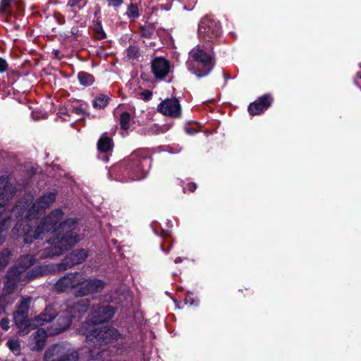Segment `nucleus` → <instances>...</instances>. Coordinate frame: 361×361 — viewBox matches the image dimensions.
<instances>
[{
    "mask_svg": "<svg viewBox=\"0 0 361 361\" xmlns=\"http://www.w3.org/2000/svg\"><path fill=\"white\" fill-rule=\"evenodd\" d=\"M105 286V283L100 279H86L83 275V281L80 287L75 291V296H85L89 294L102 291Z\"/></svg>",
    "mask_w": 361,
    "mask_h": 361,
    "instance_id": "11",
    "label": "nucleus"
},
{
    "mask_svg": "<svg viewBox=\"0 0 361 361\" xmlns=\"http://www.w3.org/2000/svg\"><path fill=\"white\" fill-rule=\"evenodd\" d=\"M55 199V193L47 192L29 207L33 197L27 195L11 211L12 215L17 219L25 217L19 219L13 228L14 235L23 237L25 243H32L33 240L46 238V242L50 246L45 248L42 254V257L59 256L80 241L76 232L78 223L75 219H68L60 223L56 228L57 224L63 217L61 209H55L44 218L39 219Z\"/></svg>",
    "mask_w": 361,
    "mask_h": 361,
    "instance_id": "1",
    "label": "nucleus"
},
{
    "mask_svg": "<svg viewBox=\"0 0 361 361\" xmlns=\"http://www.w3.org/2000/svg\"><path fill=\"white\" fill-rule=\"evenodd\" d=\"M46 273L47 269L45 267H36L26 274V279L27 281H30L40 276H43L46 274Z\"/></svg>",
    "mask_w": 361,
    "mask_h": 361,
    "instance_id": "19",
    "label": "nucleus"
},
{
    "mask_svg": "<svg viewBox=\"0 0 361 361\" xmlns=\"http://www.w3.org/2000/svg\"><path fill=\"white\" fill-rule=\"evenodd\" d=\"M11 257V251L8 249L0 252V270L4 268L8 263Z\"/></svg>",
    "mask_w": 361,
    "mask_h": 361,
    "instance_id": "24",
    "label": "nucleus"
},
{
    "mask_svg": "<svg viewBox=\"0 0 361 361\" xmlns=\"http://www.w3.org/2000/svg\"><path fill=\"white\" fill-rule=\"evenodd\" d=\"M271 102L272 98L271 96L265 94L259 98L255 102L250 104L248 107V111L252 115L259 114L271 105Z\"/></svg>",
    "mask_w": 361,
    "mask_h": 361,
    "instance_id": "17",
    "label": "nucleus"
},
{
    "mask_svg": "<svg viewBox=\"0 0 361 361\" xmlns=\"http://www.w3.org/2000/svg\"><path fill=\"white\" fill-rule=\"evenodd\" d=\"M4 310V308L0 305V313Z\"/></svg>",
    "mask_w": 361,
    "mask_h": 361,
    "instance_id": "41",
    "label": "nucleus"
},
{
    "mask_svg": "<svg viewBox=\"0 0 361 361\" xmlns=\"http://www.w3.org/2000/svg\"><path fill=\"white\" fill-rule=\"evenodd\" d=\"M83 281V274L79 272L69 273L61 277L54 285V290L59 293H68L76 290Z\"/></svg>",
    "mask_w": 361,
    "mask_h": 361,
    "instance_id": "9",
    "label": "nucleus"
},
{
    "mask_svg": "<svg viewBox=\"0 0 361 361\" xmlns=\"http://www.w3.org/2000/svg\"><path fill=\"white\" fill-rule=\"evenodd\" d=\"M9 322L8 319L6 318H4L0 322V326L4 330H8L9 328Z\"/></svg>",
    "mask_w": 361,
    "mask_h": 361,
    "instance_id": "32",
    "label": "nucleus"
},
{
    "mask_svg": "<svg viewBox=\"0 0 361 361\" xmlns=\"http://www.w3.org/2000/svg\"><path fill=\"white\" fill-rule=\"evenodd\" d=\"M152 71L157 79L165 78L171 71L170 62L164 57H157L151 63Z\"/></svg>",
    "mask_w": 361,
    "mask_h": 361,
    "instance_id": "15",
    "label": "nucleus"
},
{
    "mask_svg": "<svg viewBox=\"0 0 361 361\" xmlns=\"http://www.w3.org/2000/svg\"><path fill=\"white\" fill-rule=\"evenodd\" d=\"M87 2V0H69L68 5L71 7H75L78 6H80V4L85 5Z\"/></svg>",
    "mask_w": 361,
    "mask_h": 361,
    "instance_id": "29",
    "label": "nucleus"
},
{
    "mask_svg": "<svg viewBox=\"0 0 361 361\" xmlns=\"http://www.w3.org/2000/svg\"><path fill=\"white\" fill-rule=\"evenodd\" d=\"M183 261V259L180 257H178L175 259L174 262L176 264L180 263Z\"/></svg>",
    "mask_w": 361,
    "mask_h": 361,
    "instance_id": "37",
    "label": "nucleus"
},
{
    "mask_svg": "<svg viewBox=\"0 0 361 361\" xmlns=\"http://www.w3.org/2000/svg\"><path fill=\"white\" fill-rule=\"evenodd\" d=\"M6 345L12 351H16L20 348V343L18 340H9L7 341Z\"/></svg>",
    "mask_w": 361,
    "mask_h": 361,
    "instance_id": "27",
    "label": "nucleus"
},
{
    "mask_svg": "<svg viewBox=\"0 0 361 361\" xmlns=\"http://www.w3.org/2000/svg\"><path fill=\"white\" fill-rule=\"evenodd\" d=\"M161 248L162 249L163 251H164L166 253H169V250H170V247H169L167 250H164L162 248V245H161Z\"/></svg>",
    "mask_w": 361,
    "mask_h": 361,
    "instance_id": "40",
    "label": "nucleus"
},
{
    "mask_svg": "<svg viewBox=\"0 0 361 361\" xmlns=\"http://www.w3.org/2000/svg\"><path fill=\"white\" fill-rule=\"evenodd\" d=\"M213 56L200 46H196L190 52L186 61L188 70L197 78L208 75L214 66Z\"/></svg>",
    "mask_w": 361,
    "mask_h": 361,
    "instance_id": "3",
    "label": "nucleus"
},
{
    "mask_svg": "<svg viewBox=\"0 0 361 361\" xmlns=\"http://www.w3.org/2000/svg\"><path fill=\"white\" fill-rule=\"evenodd\" d=\"M13 0H1V8L5 10L12 3Z\"/></svg>",
    "mask_w": 361,
    "mask_h": 361,
    "instance_id": "33",
    "label": "nucleus"
},
{
    "mask_svg": "<svg viewBox=\"0 0 361 361\" xmlns=\"http://www.w3.org/2000/svg\"><path fill=\"white\" fill-rule=\"evenodd\" d=\"M78 351L68 343H56L45 352L44 361H78Z\"/></svg>",
    "mask_w": 361,
    "mask_h": 361,
    "instance_id": "6",
    "label": "nucleus"
},
{
    "mask_svg": "<svg viewBox=\"0 0 361 361\" xmlns=\"http://www.w3.org/2000/svg\"><path fill=\"white\" fill-rule=\"evenodd\" d=\"M157 109L164 116L178 118L181 115L180 102L176 98L164 99L159 104Z\"/></svg>",
    "mask_w": 361,
    "mask_h": 361,
    "instance_id": "12",
    "label": "nucleus"
},
{
    "mask_svg": "<svg viewBox=\"0 0 361 361\" xmlns=\"http://www.w3.org/2000/svg\"><path fill=\"white\" fill-rule=\"evenodd\" d=\"M152 32L149 30L142 29V35L146 37H150Z\"/></svg>",
    "mask_w": 361,
    "mask_h": 361,
    "instance_id": "35",
    "label": "nucleus"
},
{
    "mask_svg": "<svg viewBox=\"0 0 361 361\" xmlns=\"http://www.w3.org/2000/svg\"><path fill=\"white\" fill-rule=\"evenodd\" d=\"M113 143L112 140L107 137L106 135H103L98 141L97 147L100 152H106L112 149Z\"/></svg>",
    "mask_w": 361,
    "mask_h": 361,
    "instance_id": "18",
    "label": "nucleus"
},
{
    "mask_svg": "<svg viewBox=\"0 0 361 361\" xmlns=\"http://www.w3.org/2000/svg\"><path fill=\"white\" fill-rule=\"evenodd\" d=\"M95 37L99 39H102L106 37V34L104 31L102 30V27H97L95 33Z\"/></svg>",
    "mask_w": 361,
    "mask_h": 361,
    "instance_id": "30",
    "label": "nucleus"
},
{
    "mask_svg": "<svg viewBox=\"0 0 361 361\" xmlns=\"http://www.w3.org/2000/svg\"><path fill=\"white\" fill-rule=\"evenodd\" d=\"M115 314L114 308L109 305L99 306L90 315L89 320L92 324H101L110 320Z\"/></svg>",
    "mask_w": 361,
    "mask_h": 361,
    "instance_id": "13",
    "label": "nucleus"
},
{
    "mask_svg": "<svg viewBox=\"0 0 361 361\" xmlns=\"http://www.w3.org/2000/svg\"><path fill=\"white\" fill-rule=\"evenodd\" d=\"M199 37L205 41H212L221 34V27L214 20L205 17L199 24Z\"/></svg>",
    "mask_w": 361,
    "mask_h": 361,
    "instance_id": "10",
    "label": "nucleus"
},
{
    "mask_svg": "<svg viewBox=\"0 0 361 361\" xmlns=\"http://www.w3.org/2000/svg\"><path fill=\"white\" fill-rule=\"evenodd\" d=\"M90 306L88 299H80L72 305H59V303L47 305L43 312L31 319L30 331L40 326L53 322L49 334H58L66 330L71 324V318L76 317V313L85 312Z\"/></svg>",
    "mask_w": 361,
    "mask_h": 361,
    "instance_id": "2",
    "label": "nucleus"
},
{
    "mask_svg": "<svg viewBox=\"0 0 361 361\" xmlns=\"http://www.w3.org/2000/svg\"><path fill=\"white\" fill-rule=\"evenodd\" d=\"M127 16L130 18H136L139 16L138 8L135 4H130L126 12Z\"/></svg>",
    "mask_w": 361,
    "mask_h": 361,
    "instance_id": "26",
    "label": "nucleus"
},
{
    "mask_svg": "<svg viewBox=\"0 0 361 361\" xmlns=\"http://www.w3.org/2000/svg\"><path fill=\"white\" fill-rule=\"evenodd\" d=\"M87 250L84 249L76 250L63 259L59 265V269L66 270L76 264H79L84 262L87 259Z\"/></svg>",
    "mask_w": 361,
    "mask_h": 361,
    "instance_id": "14",
    "label": "nucleus"
},
{
    "mask_svg": "<svg viewBox=\"0 0 361 361\" xmlns=\"http://www.w3.org/2000/svg\"><path fill=\"white\" fill-rule=\"evenodd\" d=\"M187 133H188V134H192V133H195V130H194L193 129H192V128H188V129H187Z\"/></svg>",
    "mask_w": 361,
    "mask_h": 361,
    "instance_id": "38",
    "label": "nucleus"
},
{
    "mask_svg": "<svg viewBox=\"0 0 361 361\" xmlns=\"http://www.w3.org/2000/svg\"><path fill=\"white\" fill-rule=\"evenodd\" d=\"M48 334L49 331H47L44 329H38L30 336L28 343L29 348L34 351L41 350L45 345Z\"/></svg>",
    "mask_w": 361,
    "mask_h": 361,
    "instance_id": "16",
    "label": "nucleus"
},
{
    "mask_svg": "<svg viewBox=\"0 0 361 361\" xmlns=\"http://www.w3.org/2000/svg\"><path fill=\"white\" fill-rule=\"evenodd\" d=\"M78 78L80 83L84 86H90L94 82V76L86 72H80L78 74Z\"/></svg>",
    "mask_w": 361,
    "mask_h": 361,
    "instance_id": "20",
    "label": "nucleus"
},
{
    "mask_svg": "<svg viewBox=\"0 0 361 361\" xmlns=\"http://www.w3.org/2000/svg\"><path fill=\"white\" fill-rule=\"evenodd\" d=\"M130 114L127 111L121 114L119 121L121 129L126 130L130 128Z\"/></svg>",
    "mask_w": 361,
    "mask_h": 361,
    "instance_id": "21",
    "label": "nucleus"
},
{
    "mask_svg": "<svg viewBox=\"0 0 361 361\" xmlns=\"http://www.w3.org/2000/svg\"><path fill=\"white\" fill-rule=\"evenodd\" d=\"M126 56L129 59H135L139 56V48L136 46L129 47L126 51Z\"/></svg>",
    "mask_w": 361,
    "mask_h": 361,
    "instance_id": "25",
    "label": "nucleus"
},
{
    "mask_svg": "<svg viewBox=\"0 0 361 361\" xmlns=\"http://www.w3.org/2000/svg\"><path fill=\"white\" fill-rule=\"evenodd\" d=\"M108 103V97L105 95L100 94L95 97L93 102V106L95 109H103Z\"/></svg>",
    "mask_w": 361,
    "mask_h": 361,
    "instance_id": "22",
    "label": "nucleus"
},
{
    "mask_svg": "<svg viewBox=\"0 0 361 361\" xmlns=\"http://www.w3.org/2000/svg\"><path fill=\"white\" fill-rule=\"evenodd\" d=\"M30 298H23L18 307V310L15 312L13 317L15 324L18 329L20 336L27 334L30 331L31 322L27 319V312L30 303Z\"/></svg>",
    "mask_w": 361,
    "mask_h": 361,
    "instance_id": "8",
    "label": "nucleus"
},
{
    "mask_svg": "<svg viewBox=\"0 0 361 361\" xmlns=\"http://www.w3.org/2000/svg\"><path fill=\"white\" fill-rule=\"evenodd\" d=\"M94 349H91L90 350V358H93L94 357V355H92L94 353Z\"/></svg>",
    "mask_w": 361,
    "mask_h": 361,
    "instance_id": "39",
    "label": "nucleus"
},
{
    "mask_svg": "<svg viewBox=\"0 0 361 361\" xmlns=\"http://www.w3.org/2000/svg\"><path fill=\"white\" fill-rule=\"evenodd\" d=\"M35 258L30 255L20 257L19 260V267H14L9 269L7 272V281L4 286V291L11 293L13 291L22 277V273L24 269L34 264Z\"/></svg>",
    "mask_w": 361,
    "mask_h": 361,
    "instance_id": "7",
    "label": "nucleus"
},
{
    "mask_svg": "<svg viewBox=\"0 0 361 361\" xmlns=\"http://www.w3.org/2000/svg\"><path fill=\"white\" fill-rule=\"evenodd\" d=\"M110 5L116 7L122 4V0H108Z\"/></svg>",
    "mask_w": 361,
    "mask_h": 361,
    "instance_id": "34",
    "label": "nucleus"
},
{
    "mask_svg": "<svg viewBox=\"0 0 361 361\" xmlns=\"http://www.w3.org/2000/svg\"><path fill=\"white\" fill-rule=\"evenodd\" d=\"M10 218H4L0 221V244L3 243L6 236L5 232L9 228Z\"/></svg>",
    "mask_w": 361,
    "mask_h": 361,
    "instance_id": "23",
    "label": "nucleus"
},
{
    "mask_svg": "<svg viewBox=\"0 0 361 361\" xmlns=\"http://www.w3.org/2000/svg\"><path fill=\"white\" fill-rule=\"evenodd\" d=\"M197 188V185L195 183H192L188 185V190L191 192H194Z\"/></svg>",
    "mask_w": 361,
    "mask_h": 361,
    "instance_id": "36",
    "label": "nucleus"
},
{
    "mask_svg": "<svg viewBox=\"0 0 361 361\" xmlns=\"http://www.w3.org/2000/svg\"><path fill=\"white\" fill-rule=\"evenodd\" d=\"M8 63L6 61L2 58H0V73H4L7 70Z\"/></svg>",
    "mask_w": 361,
    "mask_h": 361,
    "instance_id": "31",
    "label": "nucleus"
},
{
    "mask_svg": "<svg viewBox=\"0 0 361 361\" xmlns=\"http://www.w3.org/2000/svg\"><path fill=\"white\" fill-rule=\"evenodd\" d=\"M151 166L149 154L146 149H138L132 153L129 157L128 173L133 180L144 178Z\"/></svg>",
    "mask_w": 361,
    "mask_h": 361,
    "instance_id": "5",
    "label": "nucleus"
},
{
    "mask_svg": "<svg viewBox=\"0 0 361 361\" xmlns=\"http://www.w3.org/2000/svg\"><path fill=\"white\" fill-rule=\"evenodd\" d=\"M78 331L86 336V341L89 345H93L94 349L104 344L118 341L121 337V334L114 328H98L89 323L83 324Z\"/></svg>",
    "mask_w": 361,
    "mask_h": 361,
    "instance_id": "4",
    "label": "nucleus"
},
{
    "mask_svg": "<svg viewBox=\"0 0 361 361\" xmlns=\"http://www.w3.org/2000/svg\"><path fill=\"white\" fill-rule=\"evenodd\" d=\"M72 112L73 113H75V114L78 115V116H82L85 114V111L83 109V108L82 107V106L80 105H78V106H75V105H73L72 106Z\"/></svg>",
    "mask_w": 361,
    "mask_h": 361,
    "instance_id": "28",
    "label": "nucleus"
}]
</instances>
